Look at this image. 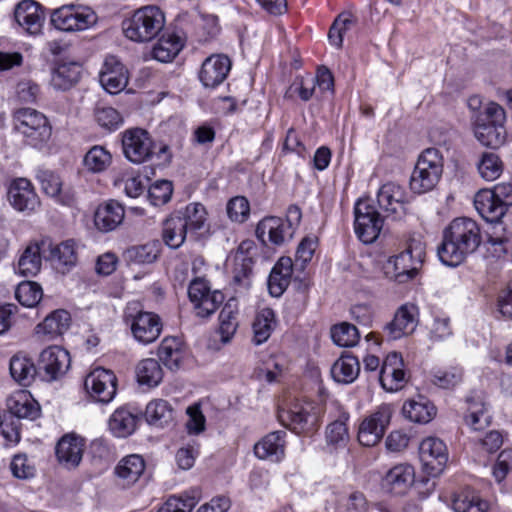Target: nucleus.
Instances as JSON below:
<instances>
[{"label": "nucleus", "mask_w": 512, "mask_h": 512, "mask_svg": "<svg viewBox=\"0 0 512 512\" xmlns=\"http://www.w3.org/2000/svg\"><path fill=\"white\" fill-rule=\"evenodd\" d=\"M41 264L40 247L29 245L18 260L17 271L24 277H33L40 271Z\"/></svg>", "instance_id": "nucleus-50"}, {"label": "nucleus", "mask_w": 512, "mask_h": 512, "mask_svg": "<svg viewBox=\"0 0 512 512\" xmlns=\"http://www.w3.org/2000/svg\"><path fill=\"white\" fill-rule=\"evenodd\" d=\"M474 206L481 217L491 223L499 222L507 212L504 206L496 201L489 189H483L476 193Z\"/></svg>", "instance_id": "nucleus-32"}, {"label": "nucleus", "mask_w": 512, "mask_h": 512, "mask_svg": "<svg viewBox=\"0 0 512 512\" xmlns=\"http://www.w3.org/2000/svg\"><path fill=\"white\" fill-rule=\"evenodd\" d=\"M124 216V207L115 200H109L95 210L94 225L101 232H110L123 222Z\"/></svg>", "instance_id": "nucleus-29"}, {"label": "nucleus", "mask_w": 512, "mask_h": 512, "mask_svg": "<svg viewBox=\"0 0 512 512\" xmlns=\"http://www.w3.org/2000/svg\"><path fill=\"white\" fill-rule=\"evenodd\" d=\"M511 471L512 449H505L498 455L492 469V475L497 483H501Z\"/></svg>", "instance_id": "nucleus-62"}, {"label": "nucleus", "mask_w": 512, "mask_h": 512, "mask_svg": "<svg viewBox=\"0 0 512 512\" xmlns=\"http://www.w3.org/2000/svg\"><path fill=\"white\" fill-rule=\"evenodd\" d=\"M355 22V19L351 13L344 12L341 13L333 22L328 38L330 43L340 48L343 43V34L346 30H348Z\"/></svg>", "instance_id": "nucleus-56"}, {"label": "nucleus", "mask_w": 512, "mask_h": 512, "mask_svg": "<svg viewBox=\"0 0 512 512\" xmlns=\"http://www.w3.org/2000/svg\"><path fill=\"white\" fill-rule=\"evenodd\" d=\"M14 127L33 147H40L51 136V126L46 116L32 108H21L14 113Z\"/></svg>", "instance_id": "nucleus-7"}, {"label": "nucleus", "mask_w": 512, "mask_h": 512, "mask_svg": "<svg viewBox=\"0 0 512 512\" xmlns=\"http://www.w3.org/2000/svg\"><path fill=\"white\" fill-rule=\"evenodd\" d=\"M95 119L98 124L109 130L117 129L123 122L120 113L113 107H98L95 110Z\"/></svg>", "instance_id": "nucleus-61"}, {"label": "nucleus", "mask_w": 512, "mask_h": 512, "mask_svg": "<svg viewBox=\"0 0 512 512\" xmlns=\"http://www.w3.org/2000/svg\"><path fill=\"white\" fill-rule=\"evenodd\" d=\"M249 212V202L245 197H234L227 204V214L232 221L244 222L247 219Z\"/></svg>", "instance_id": "nucleus-63"}, {"label": "nucleus", "mask_w": 512, "mask_h": 512, "mask_svg": "<svg viewBox=\"0 0 512 512\" xmlns=\"http://www.w3.org/2000/svg\"><path fill=\"white\" fill-rule=\"evenodd\" d=\"M36 177L41 185V189L48 196L56 197L60 202L67 205L71 203L72 199L70 197L64 198L61 195L62 181L57 174L50 170L39 169Z\"/></svg>", "instance_id": "nucleus-52"}, {"label": "nucleus", "mask_w": 512, "mask_h": 512, "mask_svg": "<svg viewBox=\"0 0 512 512\" xmlns=\"http://www.w3.org/2000/svg\"><path fill=\"white\" fill-rule=\"evenodd\" d=\"M231 60L224 54H213L202 63L199 79L206 88L222 84L231 70Z\"/></svg>", "instance_id": "nucleus-21"}, {"label": "nucleus", "mask_w": 512, "mask_h": 512, "mask_svg": "<svg viewBox=\"0 0 512 512\" xmlns=\"http://www.w3.org/2000/svg\"><path fill=\"white\" fill-rule=\"evenodd\" d=\"M70 354L60 346L52 345L45 348L39 355L38 367L43 371L46 381L61 378L70 367Z\"/></svg>", "instance_id": "nucleus-15"}, {"label": "nucleus", "mask_w": 512, "mask_h": 512, "mask_svg": "<svg viewBox=\"0 0 512 512\" xmlns=\"http://www.w3.org/2000/svg\"><path fill=\"white\" fill-rule=\"evenodd\" d=\"M452 507L455 512H486L488 504L474 491L465 490L454 497Z\"/></svg>", "instance_id": "nucleus-51"}, {"label": "nucleus", "mask_w": 512, "mask_h": 512, "mask_svg": "<svg viewBox=\"0 0 512 512\" xmlns=\"http://www.w3.org/2000/svg\"><path fill=\"white\" fill-rule=\"evenodd\" d=\"M360 373V364L357 357L344 353L333 364L331 375L338 383L350 384L354 382Z\"/></svg>", "instance_id": "nucleus-37"}, {"label": "nucleus", "mask_w": 512, "mask_h": 512, "mask_svg": "<svg viewBox=\"0 0 512 512\" xmlns=\"http://www.w3.org/2000/svg\"><path fill=\"white\" fill-rule=\"evenodd\" d=\"M419 458L424 471L436 477L443 472L448 461L447 446L437 437H427L419 445Z\"/></svg>", "instance_id": "nucleus-12"}, {"label": "nucleus", "mask_w": 512, "mask_h": 512, "mask_svg": "<svg viewBox=\"0 0 512 512\" xmlns=\"http://www.w3.org/2000/svg\"><path fill=\"white\" fill-rule=\"evenodd\" d=\"M402 414L411 422L426 424L436 415V408L428 399L418 396L404 402Z\"/></svg>", "instance_id": "nucleus-33"}, {"label": "nucleus", "mask_w": 512, "mask_h": 512, "mask_svg": "<svg viewBox=\"0 0 512 512\" xmlns=\"http://www.w3.org/2000/svg\"><path fill=\"white\" fill-rule=\"evenodd\" d=\"M348 417H343L328 425L326 429L327 442L334 446H345L349 441V432L346 421Z\"/></svg>", "instance_id": "nucleus-58"}, {"label": "nucleus", "mask_w": 512, "mask_h": 512, "mask_svg": "<svg viewBox=\"0 0 512 512\" xmlns=\"http://www.w3.org/2000/svg\"><path fill=\"white\" fill-rule=\"evenodd\" d=\"M183 43L181 39L176 36L169 34L162 36L157 43L153 46L151 56L153 59L167 63L172 61L182 50Z\"/></svg>", "instance_id": "nucleus-42"}, {"label": "nucleus", "mask_w": 512, "mask_h": 512, "mask_svg": "<svg viewBox=\"0 0 512 512\" xmlns=\"http://www.w3.org/2000/svg\"><path fill=\"white\" fill-rule=\"evenodd\" d=\"M424 257L425 244L420 239L412 237L402 252L385 261L382 266L383 273L390 280L406 283L417 275Z\"/></svg>", "instance_id": "nucleus-3"}, {"label": "nucleus", "mask_w": 512, "mask_h": 512, "mask_svg": "<svg viewBox=\"0 0 512 512\" xmlns=\"http://www.w3.org/2000/svg\"><path fill=\"white\" fill-rule=\"evenodd\" d=\"M415 481V471L409 464H399L391 468L383 478V487L396 495L405 494Z\"/></svg>", "instance_id": "nucleus-30"}, {"label": "nucleus", "mask_w": 512, "mask_h": 512, "mask_svg": "<svg viewBox=\"0 0 512 512\" xmlns=\"http://www.w3.org/2000/svg\"><path fill=\"white\" fill-rule=\"evenodd\" d=\"M280 420L297 434L311 433L317 427L318 417L310 404L295 403L279 413Z\"/></svg>", "instance_id": "nucleus-16"}, {"label": "nucleus", "mask_w": 512, "mask_h": 512, "mask_svg": "<svg viewBox=\"0 0 512 512\" xmlns=\"http://www.w3.org/2000/svg\"><path fill=\"white\" fill-rule=\"evenodd\" d=\"M14 17L16 22L30 34L40 33L45 19L40 4L34 0H23L18 3Z\"/></svg>", "instance_id": "nucleus-26"}, {"label": "nucleus", "mask_w": 512, "mask_h": 512, "mask_svg": "<svg viewBox=\"0 0 512 512\" xmlns=\"http://www.w3.org/2000/svg\"><path fill=\"white\" fill-rule=\"evenodd\" d=\"M177 215L183 222H186L185 226L191 234L203 229L207 220L206 209L201 203H190L184 211H179Z\"/></svg>", "instance_id": "nucleus-49"}, {"label": "nucleus", "mask_w": 512, "mask_h": 512, "mask_svg": "<svg viewBox=\"0 0 512 512\" xmlns=\"http://www.w3.org/2000/svg\"><path fill=\"white\" fill-rule=\"evenodd\" d=\"M9 370L11 377L21 386H29L37 374V368L33 360L22 353H17L11 357Z\"/></svg>", "instance_id": "nucleus-36"}, {"label": "nucleus", "mask_w": 512, "mask_h": 512, "mask_svg": "<svg viewBox=\"0 0 512 512\" xmlns=\"http://www.w3.org/2000/svg\"><path fill=\"white\" fill-rule=\"evenodd\" d=\"M112 163V154L104 146L95 145L91 147L83 158L84 168L91 173H102Z\"/></svg>", "instance_id": "nucleus-47"}, {"label": "nucleus", "mask_w": 512, "mask_h": 512, "mask_svg": "<svg viewBox=\"0 0 512 512\" xmlns=\"http://www.w3.org/2000/svg\"><path fill=\"white\" fill-rule=\"evenodd\" d=\"M431 383L441 389H453L463 380V369L458 366L436 368L431 371Z\"/></svg>", "instance_id": "nucleus-48"}, {"label": "nucleus", "mask_w": 512, "mask_h": 512, "mask_svg": "<svg viewBox=\"0 0 512 512\" xmlns=\"http://www.w3.org/2000/svg\"><path fill=\"white\" fill-rule=\"evenodd\" d=\"M42 296V287L38 283L32 281L21 282L15 290V297L18 302L29 308L36 306L42 299Z\"/></svg>", "instance_id": "nucleus-53"}, {"label": "nucleus", "mask_w": 512, "mask_h": 512, "mask_svg": "<svg viewBox=\"0 0 512 512\" xmlns=\"http://www.w3.org/2000/svg\"><path fill=\"white\" fill-rule=\"evenodd\" d=\"M394 408L391 404L383 403L363 418L358 428V441L366 447L377 445L386 433Z\"/></svg>", "instance_id": "nucleus-10"}, {"label": "nucleus", "mask_w": 512, "mask_h": 512, "mask_svg": "<svg viewBox=\"0 0 512 512\" xmlns=\"http://www.w3.org/2000/svg\"><path fill=\"white\" fill-rule=\"evenodd\" d=\"M188 297L193 305L195 316L200 319L210 318L224 301L219 290H212L205 278H194L188 287Z\"/></svg>", "instance_id": "nucleus-11"}, {"label": "nucleus", "mask_w": 512, "mask_h": 512, "mask_svg": "<svg viewBox=\"0 0 512 512\" xmlns=\"http://www.w3.org/2000/svg\"><path fill=\"white\" fill-rule=\"evenodd\" d=\"M153 140L141 128L128 129L123 133L122 146L125 157L136 164L147 161L153 153Z\"/></svg>", "instance_id": "nucleus-14"}, {"label": "nucleus", "mask_w": 512, "mask_h": 512, "mask_svg": "<svg viewBox=\"0 0 512 512\" xmlns=\"http://www.w3.org/2000/svg\"><path fill=\"white\" fill-rule=\"evenodd\" d=\"M443 165V156L438 149H425L418 157L411 174V190L417 194L433 190L442 176Z\"/></svg>", "instance_id": "nucleus-5"}, {"label": "nucleus", "mask_w": 512, "mask_h": 512, "mask_svg": "<svg viewBox=\"0 0 512 512\" xmlns=\"http://www.w3.org/2000/svg\"><path fill=\"white\" fill-rule=\"evenodd\" d=\"M177 214L168 218L163 224V240L167 246L176 249L185 241L189 231Z\"/></svg>", "instance_id": "nucleus-45"}, {"label": "nucleus", "mask_w": 512, "mask_h": 512, "mask_svg": "<svg viewBox=\"0 0 512 512\" xmlns=\"http://www.w3.org/2000/svg\"><path fill=\"white\" fill-rule=\"evenodd\" d=\"M70 321V314L66 310H55L35 326L34 337L43 342L53 341L68 330Z\"/></svg>", "instance_id": "nucleus-23"}, {"label": "nucleus", "mask_w": 512, "mask_h": 512, "mask_svg": "<svg viewBox=\"0 0 512 512\" xmlns=\"http://www.w3.org/2000/svg\"><path fill=\"white\" fill-rule=\"evenodd\" d=\"M51 24L63 32H80L91 28L97 22L95 11L82 4H66L51 13Z\"/></svg>", "instance_id": "nucleus-8"}, {"label": "nucleus", "mask_w": 512, "mask_h": 512, "mask_svg": "<svg viewBox=\"0 0 512 512\" xmlns=\"http://www.w3.org/2000/svg\"><path fill=\"white\" fill-rule=\"evenodd\" d=\"M50 259L59 272L63 274L69 272L78 261L75 242L67 240L55 246H51Z\"/></svg>", "instance_id": "nucleus-35"}, {"label": "nucleus", "mask_w": 512, "mask_h": 512, "mask_svg": "<svg viewBox=\"0 0 512 512\" xmlns=\"http://www.w3.org/2000/svg\"><path fill=\"white\" fill-rule=\"evenodd\" d=\"M418 307L411 303L401 305L391 322L385 326V332L389 339L397 340L411 334L418 320Z\"/></svg>", "instance_id": "nucleus-22"}, {"label": "nucleus", "mask_w": 512, "mask_h": 512, "mask_svg": "<svg viewBox=\"0 0 512 512\" xmlns=\"http://www.w3.org/2000/svg\"><path fill=\"white\" fill-rule=\"evenodd\" d=\"M175 411L171 404L163 399H155L148 403L145 417L150 425L163 427L174 420Z\"/></svg>", "instance_id": "nucleus-41"}, {"label": "nucleus", "mask_w": 512, "mask_h": 512, "mask_svg": "<svg viewBox=\"0 0 512 512\" xmlns=\"http://www.w3.org/2000/svg\"><path fill=\"white\" fill-rule=\"evenodd\" d=\"M377 202L387 216L392 215L395 219H400L406 211L407 193L399 184L388 182L380 187Z\"/></svg>", "instance_id": "nucleus-19"}, {"label": "nucleus", "mask_w": 512, "mask_h": 512, "mask_svg": "<svg viewBox=\"0 0 512 512\" xmlns=\"http://www.w3.org/2000/svg\"><path fill=\"white\" fill-rule=\"evenodd\" d=\"M135 373L137 382L150 388L157 387L164 375L159 361L154 358L141 360L135 368Z\"/></svg>", "instance_id": "nucleus-39"}, {"label": "nucleus", "mask_w": 512, "mask_h": 512, "mask_svg": "<svg viewBox=\"0 0 512 512\" xmlns=\"http://www.w3.org/2000/svg\"><path fill=\"white\" fill-rule=\"evenodd\" d=\"M199 454V448L196 443H188L180 447L175 455L177 466L182 470H189L193 467Z\"/></svg>", "instance_id": "nucleus-64"}, {"label": "nucleus", "mask_w": 512, "mask_h": 512, "mask_svg": "<svg viewBox=\"0 0 512 512\" xmlns=\"http://www.w3.org/2000/svg\"><path fill=\"white\" fill-rule=\"evenodd\" d=\"M165 23V14L158 6L146 5L123 20L122 30L127 39L147 43L160 34Z\"/></svg>", "instance_id": "nucleus-2"}, {"label": "nucleus", "mask_w": 512, "mask_h": 512, "mask_svg": "<svg viewBox=\"0 0 512 512\" xmlns=\"http://www.w3.org/2000/svg\"><path fill=\"white\" fill-rule=\"evenodd\" d=\"M81 66L76 63L59 64L51 76V85L58 90H67L80 78Z\"/></svg>", "instance_id": "nucleus-43"}, {"label": "nucleus", "mask_w": 512, "mask_h": 512, "mask_svg": "<svg viewBox=\"0 0 512 512\" xmlns=\"http://www.w3.org/2000/svg\"><path fill=\"white\" fill-rule=\"evenodd\" d=\"M331 337L338 346L352 347L358 343L360 334L354 325L343 322L332 327Z\"/></svg>", "instance_id": "nucleus-54"}, {"label": "nucleus", "mask_w": 512, "mask_h": 512, "mask_svg": "<svg viewBox=\"0 0 512 512\" xmlns=\"http://www.w3.org/2000/svg\"><path fill=\"white\" fill-rule=\"evenodd\" d=\"M295 232L285 225L284 219L269 216L263 218L257 225L256 235L263 242L267 240L275 246H281L289 242Z\"/></svg>", "instance_id": "nucleus-24"}, {"label": "nucleus", "mask_w": 512, "mask_h": 512, "mask_svg": "<svg viewBox=\"0 0 512 512\" xmlns=\"http://www.w3.org/2000/svg\"><path fill=\"white\" fill-rule=\"evenodd\" d=\"M101 86L110 94L121 92L128 84V71L115 56H107L99 73Z\"/></svg>", "instance_id": "nucleus-20"}, {"label": "nucleus", "mask_w": 512, "mask_h": 512, "mask_svg": "<svg viewBox=\"0 0 512 512\" xmlns=\"http://www.w3.org/2000/svg\"><path fill=\"white\" fill-rule=\"evenodd\" d=\"M276 325L275 313L271 308L261 309L253 322V342L255 345H261L271 336Z\"/></svg>", "instance_id": "nucleus-44"}, {"label": "nucleus", "mask_w": 512, "mask_h": 512, "mask_svg": "<svg viewBox=\"0 0 512 512\" xmlns=\"http://www.w3.org/2000/svg\"><path fill=\"white\" fill-rule=\"evenodd\" d=\"M137 418L125 408L114 411L109 419L110 431L119 438L132 434L136 428Z\"/></svg>", "instance_id": "nucleus-46"}, {"label": "nucleus", "mask_w": 512, "mask_h": 512, "mask_svg": "<svg viewBox=\"0 0 512 512\" xmlns=\"http://www.w3.org/2000/svg\"><path fill=\"white\" fill-rule=\"evenodd\" d=\"M7 196L9 203L17 211L30 214L40 207V199L34 186L26 178H16L12 180L8 188Z\"/></svg>", "instance_id": "nucleus-17"}, {"label": "nucleus", "mask_w": 512, "mask_h": 512, "mask_svg": "<svg viewBox=\"0 0 512 512\" xmlns=\"http://www.w3.org/2000/svg\"><path fill=\"white\" fill-rule=\"evenodd\" d=\"M172 192L173 188L170 181H156L149 187L148 199L153 206H161L170 200Z\"/></svg>", "instance_id": "nucleus-60"}, {"label": "nucleus", "mask_w": 512, "mask_h": 512, "mask_svg": "<svg viewBox=\"0 0 512 512\" xmlns=\"http://www.w3.org/2000/svg\"><path fill=\"white\" fill-rule=\"evenodd\" d=\"M383 217L372 199H359L354 206V231L365 244L373 243L383 228Z\"/></svg>", "instance_id": "nucleus-9"}, {"label": "nucleus", "mask_w": 512, "mask_h": 512, "mask_svg": "<svg viewBox=\"0 0 512 512\" xmlns=\"http://www.w3.org/2000/svg\"><path fill=\"white\" fill-rule=\"evenodd\" d=\"M9 413L19 419L35 420L41 414V407L27 390L12 393L6 401Z\"/></svg>", "instance_id": "nucleus-28"}, {"label": "nucleus", "mask_w": 512, "mask_h": 512, "mask_svg": "<svg viewBox=\"0 0 512 512\" xmlns=\"http://www.w3.org/2000/svg\"><path fill=\"white\" fill-rule=\"evenodd\" d=\"M468 405L464 414L465 424L474 431H480L488 427L491 423L489 409L479 394H471L466 398Z\"/></svg>", "instance_id": "nucleus-31"}, {"label": "nucleus", "mask_w": 512, "mask_h": 512, "mask_svg": "<svg viewBox=\"0 0 512 512\" xmlns=\"http://www.w3.org/2000/svg\"><path fill=\"white\" fill-rule=\"evenodd\" d=\"M477 167L481 177L487 181L496 180L503 172V163L493 152L483 153Z\"/></svg>", "instance_id": "nucleus-55"}, {"label": "nucleus", "mask_w": 512, "mask_h": 512, "mask_svg": "<svg viewBox=\"0 0 512 512\" xmlns=\"http://www.w3.org/2000/svg\"><path fill=\"white\" fill-rule=\"evenodd\" d=\"M378 378L382 388L388 392L402 389L407 382L402 356L397 352L389 353L383 361Z\"/></svg>", "instance_id": "nucleus-18"}, {"label": "nucleus", "mask_w": 512, "mask_h": 512, "mask_svg": "<svg viewBox=\"0 0 512 512\" xmlns=\"http://www.w3.org/2000/svg\"><path fill=\"white\" fill-rule=\"evenodd\" d=\"M145 470L144 459L137 454L124 457L117 464L115 474L122 486H130L136 483Z\"/></svg>", "instance_id": "nucleus-34"}, {"label": "nucleus", "mask_w": 512, "mask_h": 512, "mask_svg": "<svg viewBox=\"0 0 512 512\" xmlns=\"http://www.w3.org/2000/svg\"><path fill=\"white\" fill-rule=\"evenodd\" d=\"M285 431L270 432L254 445V454L260 460L278 463L285 457Z\"/></svg>", "instance_id": "nucleus-25"}, {"label": "nucleus", "mask_w": 512, "mask_h": 512, "mask_svg": "<svg viewBox=\"0 0 512 512\" xmlns=\"http://www.w3.org/2000/svg\"><path fill=\"white\" fill-rule=\"evenodd\" d=\"M158 357L168 369H178L184 358L181 341L175 337L164 338L158 347Z\"/></svg>", "instance_id": "nucleus-40"}, {"label": "nucleus", "mask_w": 512, "mask_h": 512, "mask_svg": "<svg viewBox=\"0 0 512 512\" xmlns=\"http://www.w3.org/2000/svg\"><path fill=\"white\" fill-rule=\"evenodd\" d=\"M10 470L15 478L27 480L35 476V465L25 454L14 455L10 462Z\"/></svg>", "instance_id": "nucleus-59"}, {"label": "nucleus", "mask_w": 512, "mask_h": 512, "mask_svg": "<svg viewBox=\"0 0 512 512\" xmlns=\"http://www.w3.org/2000/svg\"><path fill=\"white\" fill-rule=\"evenodd\" d=\"M238 303L229 299L219 314V333L223 343L229 342L238 329Z\"/></svg>", "instance_id": "nucleus-38"}, {"label": "nucleus", "mask_w": 512, "mask_h": 512, "mask_svg": "<svg viewBox=\"0 0 512 512\" xmlns=\"http://www.w3.org/2000/svg\"><path fill=\"white\" fill-rule=\"evenodd\" d=\"M481 240L480 227L475 220L455 218L443 231L442 243L437 251L439 259L447 266H457L476 251Z\"/></svg>", "instance_id": "nucleus-1"}, {"label": "nucleus", "mask_w": 512, "mask_h": 512, "mask_svg": "<svg viewBox=\"0 0 512 512\" xmlns=\"http://www.w3.org/2000/svg\"><path fill=\"white\" fill-rule=\"evenodd\" d=\"M130 260L138 264H149L154 262L159 255V248L155 242L135 246L127 251Z\"/></svg>", "instance_id": "nucleus-57"}, {"label": "nucleus", "mask_w": 512, "mask_h": 512, "mask_svg": "<svg viewBox=\"0 0 512 512\" xmlns=\"http://www.w3.org/2000/svg\"><path fill=\"white\" fill-rule=\"evenodd\" d=\"M506 113L502 106L490 102L476 120L474 135L484 146L497 148L504 144Z\"/></svg>", "instance_id": "nucleus-4"}, {"label": "nucleus", "mask_w": 512, "mask_h": 512, "mask_svg": "<svg viewBox=\"0 0 512 512\" xmlns=\"http://www.w3.org/2000/svg\"><path fill=\"white\" fill-rule=\"evenodd\" d=\"M124 317L130 325L134 339L141 344H150L161 334L160 317L153 312L144 311L138 302L128 303Z\"/></svg>", "instance_id": "nucleus-6"}, {"label": "nucleus", "mask_w": 512, "mask_h": 512, "mask_svg": "<svg viewBox=\"0 0 512 512\" xmlns=\"http://www.w3.org/2000/svg\"><path fill=\"white\" fill-rule=\"evenodd\" d=\"M85 442L74 434L64 435L57 443L55 453L58 462L71 469L77 467L83 457Z\"/></svg>", "instance_id": "nucleus-27"}, {"label": "nucleus", "mask_w": 512, "mask_h": 512, "mask_svg": "<svg viewBox=\"0 0 512 512\" xmlns=\"http://www.w3.org/2000/svg\"><path fill=\"white\" fill-rule=\"evenodd\" d=\"M117 379L111 370L96 368L84 380L88 395L96 402L108 403L116 395Z\"/></svg>", "instance_id": "nucleus-13"}]
</instances>
